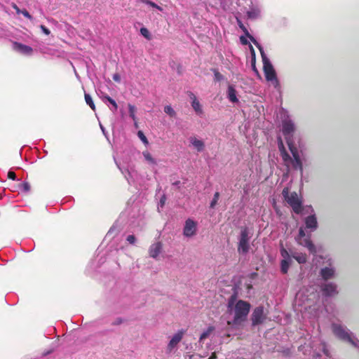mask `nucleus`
I'll list each match as a JSON object with an SVG mask.
<instances>
[{
    "label": "nucleus",
    "mask_w": 359,
    "mask_h": 359,
    "mask_svg": "<svg viewBox=\"0 0 359 359\" xmlns=\"http://www.w3.org/2000/svg\"><path fill=\"white\" fill-rule=\"evenodd\" d=\"M236 294H232L228 301V309H231L234 306V318L233 321L238 323L244 321L250 310L251 305L246 301L238 300L236 304Z\"/></svg>",
    "instance_id": "1"
},
{
    "label": "nucleus",
    "mask_w": 359,
    "mask_h": 359,
    "mask_svg": "<svg viewBox=\"0 0 359 359\" xmlns=\"http://www.w3.org/2000/svg\"><path fill=\"white\" fill-rule=\"evenodd\" d=\"M331 327L333 334L337 339L359 350V340L349 329L337 323H332Z\"/></svg>",
    "instance_id": "2"
},
{
    "label": "nucleus",
    "mask_w": 359,
    "mask_h": 359,
    "mask_svg": "<svg viewBox=\"0 0 359 359\" xmlns=\"http://www.w3.org/2000/svg\"><path fill=\"white\" fill-rule=\"evenodd\" d=\"M262 56V63H263V71L264 73V76L266 80L267 81H271L272 86L278 89L280 88V83L277 78L276 72L274 69L273 65L271 64L270 60L266 56L264 53V48H262L259 50Z\"/></svg>",
    "instance_id": "3"
},
{
    "label": "nucleus",
    "mask_w": 359,
    "mask_h": 359,
    "mask_svg": "<svg viewBox=\"0 0 359 359\" xmlns=\"http://www.w3.org/2000/svg\"><path fill=\"white\" fill-rule=\"evenodd\" d=\"M282 133L287 144L293 142V135L296 130V125L290 115L285 112L281 117Z\"/></svg>",
    "instance_id": "4"
},
{
    "label": "nucleus",
    "mask_w": 359,
    "mask_h": 359,
    "mask_svg": "<svg viewBox=\"0 0 359 359\" xmlns=\"http://www.w3.org/2000/svg\"><path fill=\"white\" fill-rule=\"evenodd\" d=\"M252 233L248 226H242L238 237V252L241 255H246L250 248V242Z\"/></svg>",
    "instance_id": "5"
},
{
    "label": "nucleus",
    "mask_w": 359,
    "mask_h": 359,
    "mask_svg": "<svg viewBox=\"0 0 359 359\" xmlns=\"http://www.w3.org/2000/svg\"><path fill=\"white\" fill-rule=\"evenodd\" d=\"M282 194L285 200L292 208V210L296 214H300L302 211V201L299 198L298 194L295 191L290 194L287 189H284Z\"/></svg>",
    "instance_id": "6"
},
{
    "label": "nucleus",
    "mask_w": 359,
    "mask_h": 359,
    "mask_svg": "<svg viewBox=\"0 0 359 359\" xmlns=\"http://www.w3.org/2000/svg\"><path fill=\"white\" fill-rule=\"evenodd\" d=\"M287 146L292 156V158L291 157V160H288L287 161H290L293 169L299 170L301 175H302L304 172V167L299 150L294 143H289L287 144Z\"/></svg>",
    "instance_id": "7"
},
{
    "label": "nucleus",
    "mask_w": 359,
    "mask_h": 359,
    "mask_svg": "<svg viewBox=\"0 0 359 359\" xmlns=\"http://www.w3.org/2000/svg\"><path fill=\"white\" fill-rule=\"evenodd\" d=\"M262 6L258 1H251L249 9L246 12V16L249 20H257L261 17Z\"/></svg>",
    "instance_id": "8"
},
{
    "label": "nucleus",
    "mask_w": 359,
    "mask_h": 359,
    "mask_svg": "<svg viewBox=\"0 0 359 359\" xmlns=\"http://www.w3.org/2000/svg\"><path fill=\"white\" fill-rule=\"evenodd\" d=\"M265 319V315L264 311V307L262 306H259L256 307L252 313L251 320L252 325L253 326H256L262 324Z\"/></svg>",
    "instance_id": "9"
},
{
    "label": "nucleus",
    "mask_w": 359,
    "mask_h": 359,
    "mask_svg": "<svg viewBox=\"0 0 359 359\" xmlns=\"http://www.w3.org/2000/svg\"><path fill=\"white\" fill-rule=\"evenodd\" d=\"M127 215L128 217V222L133 225H135L137 220L141 217L139 208L136 205L128 208L124 213L121 215V217Z\"/></svg>",
    "instance_id": "10"
},
{
    "label": "nucleus",
    "mask_w": 359,
    "mask_h": 359,
    "mask_svg": "<svg viewBox=\"0 0 359 359\" xmlns=\"http://www.w3.org/2000/svg\"><path fill=\"white\" fill-rule=\"evenodd\" d=\"M321 290L325 297H331L338 294L337 285L333 282H327L322 284Z\"/></svg>",
    "instance_id": "11"
},
{
    "label": "nucleus",
    "mask_w": 359,
    "mask_h": 359,
    "mask_svg": "<svg viewBox=\"0 0 359 359\" xmlns=\"http://www.w3.org/2000/svg\"><path fill=\"white\" fill-rule=\"evenodd\" d=\"M196 223L191 218L186 220L183 229V234L186 237H191L196 234Z\"/></svg>",
    "instance_id": "12"
},
{
    "label": "nucleus",
    "mask_w": 359,
    "mask_h": 359,
    "mask_svg": "<svg viewBox=\"0 0 359 359\" xmlns=\"http://www.w3.org/2000/svg\"><path fill=\"white\" fill-rule=\"evenodd\" d=\"M13 48L18 53H20L25 55H32L33 49L31 46L27 45L14 41L13 43Z\"/></svg>",
    "instance_id": "13"
},
{
    "label": "nucleus",
    "mask_w": 359,
    "mask_h": 359,
    "mask_svg": "<svg viewBox=\"0 0 359 359\" xmlns=\"http://www.w3.org/2000/svg\"><path fill=\"white\" fill-rule=\"evenodd\" d=\"M184 332L185 331L184 330H180L172 337L167 347L168 352H171L177 346L178 343L182 340Z\"/></svg>",
    "instance_id": "14"
},
{
    "label": "nucleus",
    "mask_w": 359,
    "mask_h": 359,
    "mask_svg": "<svg viewBox=\"0 0 359 359\" xmlns=\"http://www.w3.org/2000/svg\"><path fill=\"white\" fill-rule=\"evenodd\" d=\"M237 24L239 27V28L243 31L245 36H247L252 43L259 50L262 48V45L256 40V39L250 34L246 27L243 25L242 21L237 18Z\"/></svg>",
    "instance_id": "15"
},
{
    "label": "nucleus",
    "mask_w": 359,
    "mask_h": 359,
    "mask_svg": "<svg viewBox=\"0 0 359 359\" xmlns=\"http://www.w3.org/2000/svg\"><path fill=\"white\" fill-rule=\"evenodd\" d=\"M189 96L191 100V104L196 114L198 116H202L203 114L202 106L200 104V102L196 98V95L192 92H189Z\"/></svg>",
    "instance_id": "16"
},
{
    "label": "nucleus",
    "mask_w": 359,
    "mask_h": 359,
    "mask_svg": "<svg viewBox=\"0 0 359 359\" xmlns=\"http://www.w3.org/2000/svg\"><path fill=\"white\" fill-rule=\"evenodd\" d=\"M304 222L306 228L311 229L312 231L318 228V222L315 214L306 217L304 219Z\"/></svg>",
    "instance_id": "17"
},
{
    "label": "nucleus",
    "mask_w": 359,
    "mask_h": 359,
    "mask_svg": "<svg viewBox=\"0 0 359 359\" xmlns=\"http://www.w3.org/2000/svg\"><path fill=\"white\" fill-rule=\"evenodd\" d=\"M296 241L298 243V244L306 248L311 253L316 252V247L311 241L310 236Z\"/></svg>",
    "instance_id": "18"
},
{
    "label": "nucleus",
    "mask_w": 359,
    "mask_h": 359,
    "mask_svg": "<svg viewBox=\"0 0 359 359\" xmlns=\"http://www.w3.org/2000/svg\"><path fill=\"white\" fill-rule=\"evenodd\" d=\"M335 270L332 267H324L320 271V275L325 280L332 278L334 276Z\"/></svg>",
    "instance_id": "19"
},
{
    "label": "nucleus",
    "mask_w": 359,
    "mask_h": 359,
    "mask_svg": "<svg viewBox=\"0 0 359 359\" xmlns=\"http://www.w3.org/2000/svg\"><path fill=\"white\" fill-rule=\"evenodd\" d=\"M189 142L198 152H201L204 150L205 144L203 140L197 139L196 137H191Z\"/></svg>",
    "instance_id": "20"
},
{
    "label": "nucleus",
    "mask_w": 359,
    "mask_h": 359,
    "mask_svg": "<svg viewBox=\"0 0 359 359\" xmlns=\"http://www.w3.org/2000/svg\"><path fill=\"white\" fill-rule=\"evenodd\" d=\"M162 250V245L160 242L152 244L149 248V255L151 257L156 259Z\"/></svg>",
    "instance_id": "21"
},
{
    "label": "nucleus",
    "mask_w": 359,
    "mask_h": 359,
    "mask_svg": "<svg viewBox=\"0 0 359 359\" xmlns=\"http://www.w3.org/2000/svg\"><path fill=\"white\" fill-rule=\"evenodd\" d=\"M227 98L232 103L238 102L236 90L233 85H229L227 89Z\"/></svg>",
    "instance_id": "22"
},
{
    "label": "nucleus",
    "mask_w": 359,
    "mask_h": 359,
    "mask_svg": "<svg viewBox=\"0 0 359 359\" xmlns=\"http://www.w3.org/2000/svg\"><path fill=\"white\" fill-rule=\"evenodd\" d=\"M120 230L121 228L118 226V222H116L108 231L106 235V238L109 239L114 238L120 231Z\"/></svg>",
    "instance_id": "23"
},
{
    "label": "nucleus",
    "mask_w": 359,
    "mask_h": 359,
    "mask_svg": "<svg viewBox=\"0 0 359 359\" xmlns=\"http://www.w3.org/2000/svg\"><path fill=\"white\" fill-rule=\"evenodd\" d=\"M102 101L106 104H110L112 107L110 108V109L114 112V111H116L118 109V105L116 102V101L112 99L111 97H109V95H104L102 97Z\"/></svg>",
    "instance_id": "24"
},
{
    "label": "nucleus",
    "mask_w": 359,
    "mask_h": 359,
    "mask_svg": "<svg viewBox=\"0 0 359 359\" xmlns=\"http://www.w3.org/2000/svg\"><path fill=\"white\" fill-rule=\"evenodd\" d=\"M278 148H279V150H280V155L282 156V158L283 160L285 161V162H287L288 160H291V156H290V154L286 151L285 147H284V145H283V143L281 140V139L279 140V142H278Z\"/></svg>",
    "instance_id": "25"
},
{
    "label": "nucleus",
    "mask_w": 359,
    "mask_h": 359,
    "mask_svg": "<svg viewBox=\"0 0 359 359\" xmlns=\"http://www.w3.org/2000/svg\"><path fill=\"white\" fill-rule=\"evenodd\" d=\"M115 163L121 172V173L124 175L125 178L127 180L129 184L131 183V180L133 178L132 172L128 170V168H124L121 167L120 164L115 160Z\"/></svg>",
    "instance_id": "26"
},
{
    "label": "nucleus",
    "mask_w": 359,
    "mask_h": 359,
    "mask_svg": "<svg viewBox=\"0 0 359 359\" xmlns=\"http://www.w3.org/2000/svg\"><path fill=\"white\" fill-rule=\"evenodd\" d=\"M292 257L299 263L304 264L306 262V256L305 254L294 252L292 253Z\"/></svg>",
    "instance_id": "27"
},
{
    "label": "nucleus",
    "mask_w": 359,
    "mask_h": 359,
    "mask_svg": "<svg viewBox=\"0 0 359 359\" xmlns=\"http://www.w3.org/2000/svg\"><path fill=\"white\" fill-rule=\"evenodd\" d=\"M292 261L281 260L280 262V271L283 273L285 274L287 273Z\"/></svg>",
    "instance_id": "28"
},
{
    "label": "nucleus",
    "mask_w": 359,
    "mask_h": 359,
    "mask_svg": "<svg viewBox=\"0 0 359 359\" xmlns=\"http://www.w3.org/2000/svg\"><path fill=\"white\" fill-rule=\"evenodd\" d=\"M213 330H214L213 327H212V326L209 327L206 330H205L204 332H202V334L200 336L199 341H203L204 339L208 338L210 336V334L212 332Z\"/></svg>",
    "instance_id": "29"
},
{
    "label": "nucleus",
    "mask_w": 359,
    "mask_h": 359,
    "mask_svg": "<svg viewBox=\"0 0 359 359\" xmlns=\"http://www.w3.org/2000/svg\"><path fill=\"white\" fill-rule=\"evenodd\" d=\"M128 111H129V116L130 117L135 121V123L136 124V108L134 105L131 104H128Z\"/></svg>",
    "instance_id": "30"
},
{
    "label": "nucleus",
    "mask_w": 359,
    "mask_h": 359,
    "mask_svg": "<svg viewBox=\"0 0 359 359\" xmlns=\"http://www.w3.org/2000/svg\"><path fill=\"white\" fill-rule=\"evenodd\" d=\"M85 100H86V104L93 110L95 111V105L93 102V100L91 97V96L88 94V93H85Z\"/></svg>",
    "instance_id": "31"
},
{
    "label": "nucleus",
    "mask_w": 359,
    "mask_h": 359,
    "mask_svg": "<svg viewBox=\"0 0 359 359\" xmlns=\"http://www.w3.org/2000/svg\"><path fill=\"white\" fill-rule=\"evenodd\" d=\"M143 156L145 158V160L150 164H153V165H156V161L151 156V155L147 152V151H144L143 152Z\"/></svg>",
    "instance_id": "32"
},
{
    "label": "nucleus",
    "mask_w": 359,
    "mask_h": 359,
    "mask_svg": "<svg viewBox=\"0 0 359 359\" xmlns=\"http://www.w3.org/2000/svg\"><path fill=\"white\" fill-rule=\"evenodd\" d=\"M280 255L283 257V260L292 261L291 255H290L288 251L284 248H282L280 249Z\"/></svg>",
    "instance_id": "33"
},
{
    "label": "nucleus",
    "mask_w": 359,
    "mask_h": 359,
    "mask_svg": "<svg viewBox=\"0 0 359 359\" xmlns=\"http://www.w3.org/2000/svg\"><path fill=\"white\" fill-rule=\"evenodd\" d=\"M164 112L170 117H175L176 115V112L170 105H167L164 107Z\"/></svg>",
    "instance_id": "34"
},
{
    "label": "nucleus",
    "mask_w": 359,
    "mask_h": 359,
    "mask_svg": "<svg viewBox=\"0 0 359 359\" xmlns=\"http://www.w3.org/2000/svg\"><path fill=\"white\" fill-rule=\"evenodd\" d=\"M219 198V193L217 191L214 194L213 198L212 199V201L210 203V207L211 208H214L215 207V205H217V203L218 202Z\"/></svg>",
    "instance_id": "35"
},
{
    "label": "nucleus",
    "mask_w": 359,
    "mask_h": 359,
    "mask_svg": "<svg viewBox=\"0 0 359 359\" xmlns=\"http://www.w3.org/2000/svg\"><path fill=\"white\" fill-rule=\"evenodd\" d=\"M212 71L214 73V80L215 81L219 82L224 80V76L222 74H220L217 69H213Z\"/></svg>",
    "instance_id": "36"
},
{
    "label": "nucleus",
    "mask_w": 359,
    "mask_h": 359,
    "mask_svg": "<svg viewBox=\"0 0 359 359\" xmlns=\"http://www.w3.org/2000/svg\"><path fill=\"white\" fill-rule=\"evenodd\" d=\"M142 2L149 5L150 6H151L152 8L158 9L160 11H163V8L161 6H159L156 3H154V2H153V1H151L150 0H142Z\"/></svg>",
    "instance_id": "37"
},
{
    "label": "nucleus",
    "mask_w": 359,
    "mask_h": 359,
    "mask_svg": "<svg viewBox=\"0 0 359 359\" xmlns=\"http://www.w3.org/2000/svg\"><path fill=\"white\" fill-rule=\"evenodd\" d=\"M140 34L147 39H150L151 36L149 34V30L146 27H141L140 28Z\"/></svg>",
    "instance_id": "38"
},
{
    "label": "nucleus",
    "mask_w": 359,
    "mask_h": 359,
    "mask_svg": "<svg viewBox=\"0 0 359 359\" xmlns=\"http://www.w3.org/2000/svg\"><path fill=\"white\" fill-rule=\"evenodd\" d=\"M137 136L144 144H148L149 142L147 137L144 135L142 131L139 130L137 132Z\"/></svg>",
    "instance_id": "39"
},
{
    "label": "nucleus",
    "mask_w": 359,
    "mask_h": 359,
    "mask_svg": "<svg viewBox=\"0 0 359 359\" xmlns=\"http://www.w3.org/2000/svg\"><path fill=\"white\" fill-rule=\"evenodd\" d=\"M304 238H306V233H305V231H304V228L302 226H301L299 229V233L296 236L295 240L299 241V239H302Z\"/></svg>",
    "instance_id": "40"
},
{
    "label": "nucleus",
    "mask_w": 359,
    "mask_h": 359,
    "mask_svg": "<svg viewBox=\"0 0 359 359\" xmlns=\"http://www.w3.org/2000/svg\"><path fill=\"white\" fill-rule=\"evenodd\" d=\"M165 201H166V196L165 194H163L161 197V199H160V201L158 204V209L159 210L160 208H163L165 203Z\"/></svg>",
    "instance_id": "41"
},
{
    "label": "nucleus",
    "mask_w": 359,
    "mask_h": 359,
    "mask_svg": "<svg viewBox=\"0 0 359 359\" xmlns=\"http://www.w3.org/2000/svg\"><path fill=\"white\" fill-rule=\"evenodd\" d=\"M20 188L23 191H28L30 189V186L28 182H24L20 184Z\"/></svg>",
    "instance_id": "42"
},
{
    "label": "nucleus",
    "mask_w": 359,
    "mask_h": 359,
    "mask_svg": "<svg viewBox=\"0 0 359 359\" xmlns=\"http://www.w3.org/2000/svg\"><path fill=\"white\" fill-rule=\"evenodd\" d=\"M126 241L130 243V244H135V241H136V238L134 235H128L126 238Z\"/></svg>",
    "instance_id": "43"
},
{
    "label": "nucleus",
    "mask_w": 359,
    "mask_h": 359,
    "mask_svg": "<svg viewBox=\"0 0 359 359\" xmlns=\"http://www.w3.org/2000/svg\"><path fill=\"white\" fill-rule=\"evenodd\" d=\"M8 177L10 179V180H18L17 179V177H16V175L14 172L11 171V170H9L8 172Z\"/></svg>",
    "instance_id": "44"
},
{
    "label": "nucleus",
    "mask_w": 359,
    "mask_h": 359,
    "mask_svg": "<svg viewBox=\"0 0 359 359\" xmlns=\"http://www.w3.org/2000/svg\"><path fill=\"white\" fill-rule=\"evenodd\" d=\"M20 13H22L25 18H27V19L32 20L33 19L32 16L29 14V13L24 9V10H22V11L20 12Z\"/></svg>",
    "instance_id": "45"
},
{
    "label": "nucleus",
    "mask_w": 359,
    "mask_h": 359,
    "mask_svg": "<svg viewBox=\"0 0 359 359\" xmlns=\"http://www.w3.org/2000/svg\"><path fill=\"white\" fill-rule=\"evenodd\" d=\"M247 38L248 37L245 36V35L240 36V41H241V44H243V45H248L249 46L250 43H249Z\"/></svg>",
    "instance_id": "46"
},
{
    "label": "nucleus",
    "mask_w": 359,
    "mask_h": 359,
    "mask_svg": "<svg viewBox=\"0 0 359 359\" xmlns=\"http://www.w3.org/2000/svg\"><path fill=\"white\" fill-rule=\"evenodd\" d=\"M40 29L46 35H49L50 34V31L45 25H41L40 26Z\"/></svg>",
    "instance_id": "47"
},
{
    "label": "nucleus",
    "mask_w": 359,
    "mask_h": 359,
    "mask_svg": "<svg viewBox=\"0 0 359 359\" xmlns=\"http://www.w3.org/2000/svg\"><path fill=\"white\" fill-rule=\"evenodd\" d=\"M249 49L252 55V58L254 61H255V51L253 46L251 44H249Z\"/></svg>",
    "instance_id": "48"
},
{
    "label": "nucleus",
    "mask_w": 359,
    "mask_h": 359,
    "mask_svg": "<svg viewBox=\"0 0 359 359\" xmlns=\"http://www.w3.org/2000/svg\"><path fill=\"white\" fill-rule=\"evenodd\" d=\"M322 349H323V353H325V355H326L327 356H329L330 355V353H329V351L328 349L327 348V346L325 343H323L322 344Z\"/></svg>",
    "instance_id": "49"
},
{
    "label": "nucleus",
    "mask_w": 359,
    "mask_h": 359,
    "mask_svg": "<svg viewBox=\"0 0 359 359\" xmlns=\"http://www.w3.org/2000/svg\"><path fill=\"white\" fill-rule=\"evenodd\" d=\"M114 81L116 82H120L121 81V76L118 74H114L112 76Z\"/></svg>",
    "instance_id": "50"
},
{
    "label": "nucleus",
    "mask_w": 359,
    "mask_h": 359,
    "mask_svg": "<svg viewBox=\"0 0 359 359\" xmlns=\"http://www.w3.org/2000/svg\"><path fill=\"white\" fill-rule=\"evenodd\" d=\"M122 323H123V319L121 318H118L114 320V322L112 324L114 325H118L121 324Z\"/></svg>",
    "instance_id": "51"
},
{
    "label": "nucleus",
    "mask_w": 359,
    "mask_h": 359,
    "mask_svg": "<svg viewBox=\"0 0 359 359\" xmlns=\"http://www.w3.org/2000/svg\"><path fill=\"white\" fill-rule=\"evenodd\" d=\"M172 186L176 187L178 189H180V184H181L180 181L177 180V181L172 182Z\"/></svg>",
    "instance_id": "52"
},
{
    "label": "nucleus",
    "mask_w": 359,
    "mask_h": 359,
    "mask_svg": "<svg viewBox=\"0 0 359 359\" xmlns=\"http://www.w3.org/2000/svg\"><path fill=\"white\" fill-rule=\"evenodd\" d=\"M13 8L15 10L16 13H20V12L22 11V10H20L15 4L13 5Z\"/></svg>",
    "instance_id": "53"
},
{
    "label": "nucleus",
    "mask_w": 359,
    "mask_h": 359,
    "mask_svg": "<svg viewBox=\"0 0 359 359\" xmlns=\"http://www.w3.org/2000/svg\"><path fill=\"white\" fill-rule=\"evenodd\" d=\"M100 126L102 133L105 135L106 137H107L105 128L103 127V126L101 123H100Z\"/></svg>",
    "instance_id": "54"
},
{
    "label": "nucleus",
    "mask_w": 359,
    "mask_h": 359,
    "mask_svg": "<svg viewBox=\"0 0 359 359\" xmlns=\"http://www.w3.org/2000/svg\"><path fill=\"white\" fill-rule=\"evenodd\" d=\"M217 358V356L215 355V353H212L208 359H216Z\"/></svg>",
    "instance_id": "55"
},
{
    "label": "nucleus",
    "mask_w": 359,
    "mask_h": 359,
    "mask_svg": "<svg viewBox=\"0 0 359 359\" xmlns=\"http://www.w3.org/2000/svg\"><path fill=\"white\" fill-rule=\"evenodd\" d=\"M161 189V187L158 186V190L159 191Z\"/></svg>",
    "instance_id": "56"
}]
</instances>
